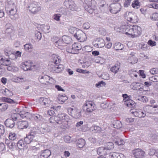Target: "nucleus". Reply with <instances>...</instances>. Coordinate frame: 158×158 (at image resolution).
Segmentation results:
<instances>
[{
	"mask_svg": "<svg viewBox=\"0 0 158 158\" xmlns=\"http://www.w3.org/2000/svg\"><path fill=\"white\" fill-rule=\"evenodd\" d=\"M140 99V101L143 102H146L148 101V99L145 96H143L141 97Z\"/></svg>",
	"mask_w": 158,
	"mask_h": 158,
	"instance_id": "obj_62",
	"label": "nucleus"
},
{
	"mask_svg": "<svg viewBox=\"0 0 158 158\" xmlns=\"http://www.w3.org/2000/svg\"><path fill=\"white\" fill-rule=\"evenodd\" d=\"M71 113L72 116L76 118H79L81 116L80 110L75 108L71 109Z\"/></svg>",
	"mask_w": 158,
	"mask_h": 158,
	"instance_id": "obj_19",
	"label": "nucleus"
},
{
	"mask_svg": "<svg viewBox=\"0 0 158 158\" xmlns=\"http://www.w3.org/2000/svg\"><path fill=\"white\" fill-rule=\"evenodd\" d=\"M20 129H23L24 128H26L28 126V123L27 121H20Z\"/></svg>",
	"mask_w": 158,
	"mask_h": 158,
	"instance_id": "obj_41",
	"label": "nucleus"
},
{
	"mask_svg": "<svg viewBox=\"0 0 158 158\" xmlns=\"http://www.w3.org/2000/svg\"><path fill=\"white\" fill-rule=\"evenodd\" d=\"M52 41L55 46L59 49H62V47L65 46V43L62 39H58L57 38L55 37V39L53 40Z\"/></svg>",
	"mask_w": 158,
	"mask_h": 158,
	"instance_id": "obj_16",
	"label": "nucleus"
},
{
	"mask_svg": "<svg viewBox=\"0 0 158 158\" xmlns=\"http://www.w3.org/2000/svg\"><path fill=\"white\" fill-rule=\"evenodd\" d=\"M51 155L50 151L48 149H46L41 151L40 158H48Z\"/></svg>",
	"mask_w": 158,
	"mask_h": 158,
	"instance_id": "obj_24",
	"label": "nucleus"
},
{
	"mask_svg": "<svg viewBox=\"0 0 158 158\" xmlns=\"http://www.w3.org/2000/svg\"><path fill=\"white\" fill-rule=\"evenodd\" d=\"M33 117L37 122H39L43 120L42 116L39 114H36L33 115Z\"/></svg>",
	"mask_w": 158,
	"mask_h": 158,
	"instance_id": "obj_44",
	"label": "nucleus"
},
{
	"mask_svg": "<svg viewBox=\"0 0 158 158\" xmlns=\"http://www.w3.org/2000/svg\"><path fill=\"white\" fill-rule=\"evenodd\" d=\"M130 112L131 113L136 117L139 118L144 117L146 115V114L143 112L140 111H133L132 110H131Z\"/></svg>",
	"mask_w": 158,
	"mask_h": 158,
	"instance_id": "obj_26",
	"label": "nucleus"
},
{
	"mask_svg": "<svg viewBox=\"0 0 158 158\" xmlns=\"http://www.w3.org/2000/svg\"><path fill=\"white\" fill-rule=\"evenodd\" d=\"M123 48V45L120 43H115L113 45V48L116 51L122 50Z\"/></svg>",
	"mask_w": 158,
	"mask_h": 158,
	"instance_id": "obj_28",
	"label": "nucleus"
},
{
	"mask_svg": "<svg viewBox=\"0 0 158 158\" xmlns=\"http://www.w3.org/2000/svg\"><path fill=\"white\" fill-rule=\"evenodd\" d=\"M27 8L30 12L34 14H37L41 9L39 3L35 2L30 4Z\"/></svg>",
	"mask_w": 158,
	"mask_h": 158,
	"instance_id": "obj_2",
	"label": "nucleus"
},
{
	"mask_svg": "<svg viewBox=\"0 0 158 158\" xmlns=\"http://www.w3.org/2000/svg\"><path fill=\"white\" fill-rule=\"evenodd\" d=\"M22 112L20 111V118L21 117L22 118H27L29 115H30V114L28 112H25L24 114L22 113Z\"/></svg>",
	"mask_w": 158,
	"mask_h": 158,
	"instance_id": "obj_57",
	"label": "nucleus"
},
{
	"mask_svg": "<svg viewBox=\"0 0 158 158\" xmlns=\"http://www.w3.org/2000/svg\"><path fill=\"white\" fill-rule=\"evenodd\" d=\"M102 76V78L105 80H108L110 78L109 74L106 73H103Z\"/></svg>",
	"mask_w": 158,
	"mask_h": 158,
	"instance_id": "obj_58",
	"label": "nucleus"
},
{
	"mask_svg": "<svg viewBox=\"0 0 158 158\" xmlns=\"http://www.w3.org/2000/svg\"><path fill=\"white\" fill-rule=\"evenodd\" d=\"M17 114H15V116L12 119H7L4 122L6 126L10 128H12L15 126L14 121H16L17 119Z\"/></svg>",
	"mask_w": 158,
	"mask_h": 158,
	"instance_id": "obj_12",
	"label": "nucleus"
},
{
	"mask_svg": "<svg viewBox=\"0 0 158 158\" xmlns=\"http://www.w3.org/2000/svg\"><path fill=\"white\" fill-rule=\"evenodd\" d=\"M24 50L27 52H32L33 48L32 45L31 43L27 44L24 45Z\"/></svg>",
	"mask_w": 158,
	"mask_h": 158,
	"instance_id": "obj_30",
	"label": "nucleus"
},
{
	"mask_svg": "<svg viewBox=\"0 0 158 158\" xmlns=\"http://www.w3.org/2000/svg\"><path fill=\"white\" fill-rule=\"evenodd\" d=\"M120 68V65L118 64H116L111 67L110 70L112 72L116 74L118 72Z\"/></svg>",
	"mask_w": 158,
	"mask_h": 158,
	"instance_id": "obj_35",
	"label": "nucleus"
},
{
	"mask_svg": "<svg viewBox=\"0 0 158 158\" xmlns=\"http://www.w3.org/2000/svg\"><path fill=\"white\" fill-rule=\"evenodd\" d=\"M5 131L4 126L0 124V135H3L5 133Z\"/></svg>",
	"mask_w": 158,
	"mask_h": 158,
	"instance_id": "obj_55",
	"label": "nucleus"
},
{
	"mask_svg": "<svg viewBox=\"0 0 158 158\" xmlns=\"http://www.w3.org/2000/svg\"><path fill=\"white\" fill-rule=\"evenodd\" d=\"M7 7L8 8H15V4L12 0H8L7 3L5 5V9H7Z\"/></svg>",
	"mask_w": 158,
	"mask_h": 158,
	"instance_id": "obj_32",
	"label": "nucleus"
},
{
	"mask_svg": "<svg viewBox=\"0 0 158 158\" xmlns=\"http://www.w3.org/2000/svg\"><path fill=\"white\" fill-rule=\"evenodd\" d=\"M150 72L152 74H155L158 73V69L153 68L151 69L150 71Z\"/></svg>",
	"mask_w": 158,
	"mask_h": 158,
	"instance_id": "obj_56",
	"label": "nucleus"
},
{
	"mask_svg": "<svg viewBox=\"0 0 158 158\" xmlns=\"http://www.w3.org/2000/svg\"><path fill=\"white\" fill-rule=\"evenodd\" d=\"M122 96L123 98V101L125 102V103L130 99V96H128L127 94H123Z\"/></svg>",
	"mask_w": 158,
	"mask_h": 158,
	"instance_id": "obj_52",
	"label": "nucleus"
},
{
	"mask_svg": "<svg viewBox=\"0 0 158 158\" xmlns=\"http://www.w3.org/2000/svg\"><path fill=\"white\" fill-rule=\"evenodd\" d=\"M91 129L94 132H99L101 130V128L100 127L96 126H93Z\"/></svg>",
	"mask_w": 158,
	"mask_h": 158,
	"instance_id": "obj_43",
	"label": "nucleus"
},
{
	"mask_svg": "<svg viewBox=\"0 0 158 158\" xmlns=\"http://www.w3.org/2000/svg\"><path fill=\"white\" fill-rule=\"evenodd\" d=\"M133 153L135 156L137 158H142L144 154V152L139 149H135Z\"/></svg>",
	"mask_w": 158,
	"mask_h": 158,
	"instance_id": "obj_18",
	"label": "nucleus"
},
{
	"mask_svg": "<svg viewBox=\"0 0 158 158\" xmlns=\"http://www.w3.org/2000/svg\"><path fill=\"white\" fill-rule=\"evenodd\" d=\"M41 30L45 33H48L49 31L50 27L49 26L46 25H42L40 26Z\"/></svg>",
	"mask_w": 158,
	"mask_h": 158,
	"instance_id": "obj_37",
	"label": "nucleus"
},
{
	"mask_svg": "<svg viewBox=\"0 0 158 158\" xmlns=\"http://www.w3.org/2000/svg\"><path fill=\"white\" fill-rule=\"evenodd\" d=\"M139 46L140 48L143 50H145L147 49V45L144 44H139Z\"/></svg>",
	"mask_w": 158,
	"mask_h": 158,
	"instance_id": "obj_59",
	"label": "nucleus"
},
{
	"mask_svg": "<svg viewBox=\"0 0 158 158\" xmlns=\"http://www.w3.org/2000/svg\"><path fill=\"white\" fill-rule=\"evenodd\" d=\"M93 44L95 47L98 48L103 47L105 45L104 40L101 38H97Z\"/></svg>",
	"mask_w": 158,
	"mask_h": 158,
	"instance_id": "obj_17",
	"label": "nucleus"
},
{
	"mask_svg": "<svg viewBox=\"0 0 158 158\" xmlns=\"http://www.w3.org/2000/svg\"><path fill=\"white\" fill-rule=\"evenodd\" d=\"M132 6L135 8H138L139 6V3L138 0H134L132 3Z\"/></svg>",
	"mask_w": 158,
	"mask_h": 158,
	"instance_id": "obj_46",
	"label": "nucleus"
},
{
	"mask_svg": "<svg viewBox=\"0 0 158 158\" xmlns=\"http://www.w3.org/2000/svg\"><path fill=\"white\" fill-rule=\"evenodd\" d=\"M2 100L3 102H6L9 103H14L15 102L12 99L8 98L2 97Z\"/></svg>",
	"mask_w": 158,
	"mask_h": 158,
	"instance_id": "obj_40",
	"label": "nucleus"
},
{
	"mask_svg": "<svg viewBox=\"0 0 158 158\" xmlns=\"http://www.w3.org/2000/svg\"><path fill=\"white\" fill-rule=\"evenodd\" d=\"M113 126L114 128L118 129L122 127V125L121 122L117 121L114 123Z\"/></svg>",
	"mask_w": 158,
	"mask_h": 158,
	"instance_id": "obj_48",
	"label": "nucleus"
},
{
	"mask_svg": "<svg viewBox=\"0 0 158 158\" xmlns=\"http://www.w3.org/2000/svg\"><path fill=\"white\" fill-rule=\"evenodd\" d=\"M74 36L81 42H83L85 41L87 38L85 33L81 30H78L74 34Z\"/></svg>",
	"mask_w": 158,
	"mask_h": 158,
	"instance_id": "obj_8",
	"label": "nucleus"
},
{
	"mask_svg": "<svg viewBox=\"0 0 158 158\" xmlns=\"http://www.w3.org/2000/svg\"><path fill=\"white\" fill-rule=\"evenodd\" d=\"M61 15L60 14H56L53 15V18L56 21H60V18Z\"/></svg>",
	"mask_w": 158,
	"mask_h": 158,
	"instance_id": "obj_54",
	"label": "nucleus"
},
{
	"mask_svg": "<svg viewBox=\"0 0 158 158\" xmlns=\"http://www.w3.org/2000/svg\"><path fill=\"white\" fill-rule=\"evenodd\" d=\"M92 2L90 1L86 0L84 3V7L85 9L89 13L92 14L94 10V6H91Z\"/></svg>",
	"mask_w": 158,
	"mask_h": 158,
	"instance_id": "obj_13",
	"label": "nucleus"
},
{
	"mask_svg": "<svg viewBox=\"0 0 158 158\" xmlns=\"http://www.w3.org/2000/svg\"><path fill=\"white\" fill-rule=\"evenodd\" d=\"M156 150L155 149H151L150 150V151L149 152V154L150 156H153L154 154L156 155Z\"/></svg>",
	"mask_w": 158,
	"mask_h": 158,
	"instance_id": "obj_63",
	"label": "nucleus"
},
{
	"mask_svg": "<svg viewBox=\"0 0 158 158\" xmlns=\"http://www.w3.org/2000/svg\"><path fill=\"white\" fill-rule=\"evenodd\" d=\"M83 27L85 29H87L90 28V24L89 23L86 22L83 24Z\"/></svg>",
	"mask_w": 158,
	"mask_h": 158,
	"instance_id": "obj_60",
	"label": "nucleus"
},
{
	"mask_svg": "<svg viewBox=\"0 0 158 158\" xmlns=\"http://www.w3.org/2000/svg\"><path fill=\"white\" fill-rule=\"evenodd\" d=\"M82 47L80 44L78 43H75L72 45L71 48H68L67 52L72 53H77L78 51Z\"/></svg>",
	"mask_w": 158,
	"mask_h": 158,
	"instance_id": "obj_4",
	"label": "nucleus"
},
{
	"mask_svg": "<svg viewBox=\"0 0 158 158\" xmlns=\"http://www.w3.org/2000/svg\"><path fill=\"white\" fill-rule=\"evenodd\" d=\"M50 131V127L48 126L45 124H43L41 125V127L40 129V132L42 134H46Z\"/></svg>",
	"mask_w": 158,
	"mask_h": 158,
	"instance_id": "obj_21",
	"label": "nucleus"
},
{
	"mask_svg": "<svg viewBox=\"0 0 158 158\" xmlns=\"http://www.w3.org/2000/svg\"><path fill=\"white\" fill-rule=\"evenodd\" d=\"M39 101L42 105H46L48 103V99L46 98H41L40 99Z\"/></svg>",
	"mask_w": 158,
	"mask_h": 158,
	"instance_id": "obj_47",
	"label": "nucleus"
},
{
	"mask_svg": "<svg viewBox=\"0 0 158 158\" xmlns=\"http://www.w3.org/2000/svg\"><path fill=\"white\" fill-rule=\"evenodd\" d=\"M8 107V105L5 103H0V111L3 112L6 110Z\"/></svg>",
	"mask_w": 158,
	"mask_h": 158,
	"instance_id": "obj_38",
	"label": "nucleus"
},
{
	"mask_svg": "<svg viewBox=\"0 0 158 158\" xmlns=\"http://www.w3.org/2000/svg\"><path fill=\"white\" fill-rule=\"evenodd\" d=\"M22 68L25 71L31 70L35 65L30 60L22 63Z\"/></svg>",
	"mask_w": 158,
	"mask_h": 158,
	"instance_id": "obj_3",
	"label": "nucleus"
},
{
	"mask_svg": "<svg viewBox=\"0 0 158 158\" xmlns=\"http://www.w3.org/2000/svg\"><path fill=\"white\" fill-rule=\"evenodd\" d=\"M121 7L120 4L119 3H112L110 5L109 9L111 13L115 14L120 11Z\"/></svg>",
	"mask_w": 158,
	"mask_h": 158,
	"instance_id": "obj_9",
	"label": "nucleus"
},
{
	"mask_svg": "<svg viewBox=\"0 0 158 158\" xmlns=\"http://www.w3.org/2000/svg\"><path fill=\"white\" fill-rule=\"evenodd\" d=\"M85 144V140L83 139H78L77 143V146L80 148H83Z\"/></svg>",
	"mask_w": 158,
	"mask_h": 158,
	"instance_id": "obj_33",
	"label": "nucleus"
},
{
	"mask_svg": "<svg viewBox=\"0 0 158 158\" xmlns=\"http://www.w3.org/2000/svg\"><path fill=\"white\" fill-rule=\"evenodd\" d=\"M35 37L38 41L40 40L42 38L41 33L40 31H36L35 32Z\"/></svg>",
	"mask_w": 158,
	"mask_h": 158,
	"instance_id": "obj_50",
	"label": "nucleus"
},
{
	"mask_svg": "<svg viewBox=\"0 0 158 158\" xmlns=\"http://www.w3.org/2000/svg\"><path fill=\"white\" fill-rule=\"evenodd\" d=\"M68 98L65 95H59L58 97V102L60 104H63L67 100Z\"/></svg>",
	"mask_w": 158,
	"mask_h": 158,
	"instance_id": "obj_31",
	"label": "nucleus"
},
{
	"mask_svg": "<svg viewBox=\"0 0 158 158\" xmlns=\"http://www.w3.org/2000/svg\"><path fill=\"white\" fill-rule=\"evenodd\" d=\"M68 123V121L67 120H65L62 121H58L56 122V123L59 124V126L61 129H65L66 128H67Z\"/></svg>",
	"mask_w": 158,
	"mask_h": 158,
	"instance_id": "obj_25",
	"label": "nucleus"
},
{
	"mask_svg": "<svg viewBox=\"0 0 158 158\" xmlns=\"http://www.w3.org/2000/svg\"><path fill=\"white\" fill-rule=\"evenodd\" d=\"M40 82L46 85L48 83L49 76L47 75L40 76L39 77Z\"/></svg>",
	"mask_w": 158,
	"mask_h": 158,
	"instance_id": "obj_22",
	"label": "nucleus"
},
{
	"mask_svg": "<svg viewBox=\"0 0 158 158\" xmlns=\"http://www.w3.org/2000/svg\"><path fill=\"white\" fill-rule=\"evenodd\" d=\"M6 30L5 32L8 34H10L13 31L12 27L11 24L9 23L6 24L5 26Z\"/></svg>",
	"mask_w": 158,
	"mask_h": 158,
	"instance_id": "obj_34",
	"label": "nucleus"
},
{
	"mask_svg": "<svg viewBox=\"0 0 158 158\" xmlns=\"http://www.w3.org/2000/svg\"><path fill=\"white\" fill-rule=\"evenodd\" d=\"M144 110L146 109V111L150 113L154 112L158 113V105H154L153 106H146L144 108Z\"/></svg>",
	"mask_w": 158,
	"mask_h": 158,
	"instance_id": "obj_15",
	"label": "nucleus"
},
{
	"mask_svg": "<svg viewBox=\"0 0 158 158\" xmlns=\"http://www.w3.org/2000/svg\"><path fill=\"white\" fill-rule=\"evenodd\" d=\"M132 25H130L128 23L122 25L120 27V31L122 33H125V34L129 36V34Z\"/></svg>",
	"mask_w": 158,
	"mask_h": 158,
	"instance_id": "obj_14",
	"label": "nucleus"
},
{
	"mask_svg": "<svg viewBox=\"0 0 158 158\" xmlns=\"http://www.w3.org/2000/svg\"><path fill=\"white\" fill-rule=\"evenodd\" d=\"M119 153L114 152L110 154V155L111 156V157H113V158H117L119 154Z\"/></svg>",
	"mask_w": 158,
	"mask_h": 158,
	"instance_id": "obj_61",
	"label": "nucleus"
},
{
	"mask_svg": "<svg viewBox=\"0 0 158 158\" xmlns=\"http://www.w3.org/2000/svg\"><path fill=\"white\" fill-rule=\"evenodd\" d=\"M84 106L87 112H91L95 109V105L91 101H86Z\"/></svg>",
	"mask_w": 158,
	"mask_h": 158,
	"instance_id": "obj_7",
	"label": "nucleus"
},
{
	"mask_svg": "<svg viewBox=\"0 0 158 158\" xmlns=\"http://www.w3.org/2000/svg\"><path fill=\"white\" fill-rule=\"evenodd\" d=\"M5 9L7 14L10 15V16L16 15V10L15 8H9L7 7V9Z\"/></svg>",
	"mask_w": 158,
	"mask_h": 158,
	"instance_id": "obj_29",
	"label": "nucleus"
},
{
	"mask_svg": "<svg viewBox=\"0 0 158 158\" xmlns=\"http://www.w3.org/2000/svg\"><path fill=\"white\" fill-rule=\"evenodd\" d=\"M126 15L127 19L128 21L132 23H135L138 22V19L135 14L132 12H127Z\"/></svg>",
	"mask_w": 158,
	"mask_h": 158,
	"instance_id": "obj_10",
	"label": "nucleus"
},
{
	"mask_svg": "<svg viewBox=\"0 0 158 158\" xmlns=\"http://www.w3.org/2000/svg\"><path fill=\"white\" fill-rule=\"evenodd\" d=\"M129 34V36L133 38L139 36L141 34V28L136 25H132Z\"/></svg>",
	"mask_w": 158,
	"mask_h": 158,
	"instance_id": "obj_1",
	"label": "nucleus"
},
{
	"mask_svg": "<svg viewBox=\"0 0 158 158\" xmlns=\"http://www.w3.org/2000/svg\"><path fill=\"white\" fill-rule=\"evenodd\" d=\"M11 62L8 58H6L3 57H0V65L8 66L10 64Z\"/></svg>",
	"mask_w": 158,
	"mask_h": 158,
	"instance_id": "obj_23",
	"label": "nucleus"
},
{
	"mask_svg": "<svg viewBox=\"0 0 158 158\" xmlns=\"http://www.w3.org/2000/svg\"><path fill=\"white\" fill-rule=\"evenodd\" d=\"M64 4L67 8L72 11H77V10L76 5L72 0H65Z\"/></svg>",
	"mask_w": 158,
	"mask_h": 158,
	"instance_id": "obj_6",
	"label": "nucleus"
},
{
	"mask_svg": "<svg viewBox=\"0 0 158 158\" xmlns=\"http://www.w3.org/2000/svg\"><path fill=\"white\" fill-rule=\"evenodd\" d=\"M151 19L153 21L158 20V13H155L153 14L150 16Z\"/></svg>",
	"mask_w": 158,
	"mask_h": 158,
	"instance_id": "obj_49",
	"label": "nucleus"
},
{
	"mask_svg": "<svg viewBox=\"0 0 158 158\" xmlns=\"http://www.w3.org/2000/svg\"><path fill=\"white\" fill-rule=\"evenodd\" d=\"M151 80L155 82L158 81V76H154L151 77Z\"/></svg>",
	"mask_w": 158,
	"mask_h": 158,
	"instance_id": "obj_64",
	"label": "nucleus"
},
{
	"mask_svg": "<svg viewBox=\"0 0 158 158\" xmlns=\"http://www.w3.org/2000/svg\"><path fill=\"white\" fill-rule=\"evenodd\" d=\"M114 144L112 142H108L107 143V146L106 148L108 150L109 152V150L114 148Z\"/></svg>",
	"mask_w": 158,
	"mask_h": 158,
	"instance_id": "obj_51",
	"label": "nucleus"
},
{
	"mask_svg": "<svg viewBox=\"0 0 158 158\" xmlns=\"http://www.w3.org/2000/svg\"><path fill=\"white\" fill-rule=\"evenodd\" d=\"M106 85V84L105 82L101 81L99 82L98 83L96 84H95V86L97 88H99L101 87L105 86Z\"/></svg>",
	"mask_w": 158,
	"mask_h": 158,
	"instance_id": "obj_53",
	"label": "nucleus"
},
{
	"mask_svg": "<svg viewBox=\"0 0 158 158\" xmlns=\"http://www.w3.org/2000/svg\"><path fill=\"white\" fill-rule=\"evenodd\" d=\"M62 39L64 41V42L65 43V46L66 44H69L71 40L70 38L68 36H63Z\"/></svg>",
	"mask_w": 158,
	"mask_h": 158,
	"instance_id": "obj_42",
	"label": "nucleus"
},
{
	"mask_svg": "<svg viewBox=\"0 0 158 158\" xmlns=\"http://www.w3.org/2000/svg\"><path fill=\"white\" fill-rule=\"evenodd\" d=\"M67 115L64 114H58V121H62L66 120V119Z\"/></svg>",
	"mask_w": 158,
	"mask_h": 158,
	"instance_id": "obj_45",
	"label": "nucleus"
},
{
	"mask_svg": "<svg viewBox=\"0 0 158 158\" xmlns=\"http://www.w3.org/2000/svg\"><path fill=\"white\" fill-rule=\"evenodd\" d=\"M97 153L99 155H106L109 153L108 150L106 147H101L98 148L97 151Z\"/></svg>",
	"mask_w": 158,
	"mask_h": 158,
	"instance_id": "obj_20",
	"label": "nucleus"
},
{
	"mask_svg": "<svg viewBox=\"0 0 158 158\" xmlns=\"http://www.w3.org/2000/svg\"><path fill=\"white\" fill-rule=\"evenodd\" d=\"M2 93L4 95L7 97L12 96L13 95L12 92L6 88L3 90Z\"/></svg>",
	"mask_w": 158,
	"mask_h": 158,
	"instance_id": "obj_36",
	"label": "nucleus"
},
{
	"mask_svg": "<svg viewBox=\"0 0 158 158\" xmlns=\"http://www.w3.org/2000/svg\"><path fill=\"white\" fill-rule=\"evenodd\" d=\"M5 51V54L8 56V58L11 60H15L17 58L18 56H20V51H18L16 52H11L10 51Z\"/></svg>",
	"mask_w": 158,
	"mask_h": 158,
	"instance_id": "obj_11",
	"label": "nucleus"
},
{
	"mask_svg": "<svg viewBox=\"0 0 158 158\" xmlns=\"http://www.w3.org/2000/svg\"><path fill=\"white\" fill-rule=\"evenodd\" d=\"M61 60L60 56L57 55L53 54L52 56V64H59Z\"/></svg>",
	"mask_w": 158,
	"mask_h": 158,
	"instance_id": "obj_27",
	"label": "nucleus"
},
{
	"mask_svg": "<svg viewBox=\"0 0 158 158\" xmlns=\"http://www.w3.org/2000/svg\"><path fill=\"white\" fill-rule=\"evenodd\" d=\"M125 104L127 106L130 108L133 107L135 105V103L134 101L130 99L125 103Z\"/></svg>",
	"mask_w": 158,
	"mask_h": 158,
	"instance_id": "obj_39",
	"label": "nucleus"
},
{
	"mask_svg": "<svg viewBox=\"0 0 158 158\" xmlns=\"http://www.w3.org/2000/svg\"><path fill=\"white\" fill-rule=\"evenodd\" d=\"M50 70L54 73H59L63 69V66L59 64H52L49 66Z\"/></svg>",
	"mask_w": 158,
	"mask_h": 158,
	"instance_id": "obj_5",
	"label": "nucleus"
}]
</instances>
